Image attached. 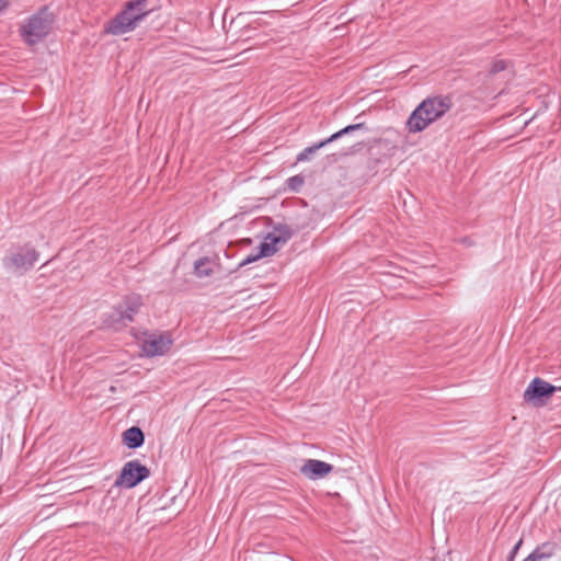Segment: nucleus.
Instances as JSON below:
<instances>
[{
  "label": "nucleus",
  "instance_id": "nucleus-1",
  "mask_svg": "<svg viewBox=\"0 0 561 561\" xmlns=\"http://www.w3.org/2000/svg\"><path fill=\"white\" fill-rule=\"evenodd\" d=\"M453 107L449 95H434L423 100L410 114L405 126L410 133L416 134L443 117Z\"/></svg>",
  "mask_w": 561,
  "mask_h": 561
},
{
  "label": "nucleus",
  "instance_id": "nucleus-2",
  "mask_svg": "<svg viewBox=\"0 0 561 561\" xmlns=\"http://www.w3.org/2000/svg\"><path fill=\"white\" fill-rule=\"evenodd\" d=\"M54 18L47 8H43L36 14L27 19L21 26V35L25 43L34 45L49 34Z\"/></svg>",
  "mask_w": 561,
  "mask_h": 561
},
{
  "label": "nucleus",
  "instance_id": "nucleus-3",
  "mask_svg": "<svg viewBox=\"0 0 561 561\" xmlns=\"http://www.w3.org/2000/svg\"><path fill=\"white\" fill-rule=\"evenodd\" d=\"M142 306V298L139 295L127 296L124 301L112 311L105 320L107 327L119 330L134 321V317L138 313Z\"/></svg>",
  "mask_w": 561,
  "mask_h": 561
},
{
  "label": "nucleus",
  "instance_id": "nucleus-4",
  "mask_svg": "<svg viewBox=\"0 0 561 561\" xmlns=\"http://www.w3.org/2000/svg\"><path fill=\"white\" fill-rule=\"evenodd\" d=\"M293 234L291 229L282 225L274 229L273 232L268 233L266 241L261 243L260 252L256 255H249L244 260H242L239 264V267L245 266L263 256H270L277 251L278 244L286 243Z\"/></svg>",
  "mask_w": 561,
  "mask_h": 561
},
{
  "label": "nucleus",
  "instance_id": "nucleus-5",
  "mask_svg": "<svg viewBox=\"0 0 561 561\" xmlns=\"http://www.w3.org/2000/svg\"><path fill=\"white\" fill-rule=\"evenodd\" d=\"M39 253L31 245L26 244L13 250L4 257V266L14 272H25L38 261Z\"/></svg>",
  "mask_w": 561,
  "mask_h": 561
},
{
  "label": "nucleus",
  "instance_id": "nucleus-6",
  "mask_svg": "<svg viewBox=\"0 0 561 561\" xmlns=\"http://www.w3.org/2000/svg\"><path fill=\"white\" fill-rule=\"evenodd\" d=\"M150 476L149 469L138 460L126 462L114 485L118 488L131 489Z\"/></svg>",
  "mask_w": 561,
  "mask_h": 561
},
{
  "label": "nucleus",
  "instance_id": "nucleus-7",
  "mask_svg": "<svg viewBox=\"0 0 561 561\" xmlns=\"http://www.w3.org/2000/svg\"><path fill=\"white\" fill-rule=\"evenodd\" d=\"M558 389L559 388L550 385L546 380L536 377L526 388L523 398L526 403L533 404L534 407H542L545 404L543 399L552 396Z\"/></svg>",
  "mask_w": 561,
  "mask_h": 561
},
{
  "label": "nucleus",
  "instance_id": "nucleus-8",
  "mask_svg": "<svg viewBox=\"0 0 561 561\" xmlns=\"http://www.w3.org/2000/svg\"><path fill=\"white\" fill-rule=\"evenodd\" d=\"M138 23L137 16H133V14L124 7L122 12L104 25V32L112 35H123L134 31Z\"/></svg>",
  "mask_w": 561,
  "mask_h": 561
},
{
  "label": "nucleus",
  "instance_id": "nucleus-9",
  "mask_svg": "<svg viewBox=\"0 0 561 561\" xmlns=\"http://www.w3.org/2000/svg\"><path fill=\"white\" fill-rule=\"evenodd\" d=\"M365 128V125L363 123H358V124H353V125H348L346 127H344L343 129L334 133L333 135H331L329 138L318 142V144H314L310 147H307L305 148L298 156H297V161L300 162V161H307L310 159V156L316 153L319 149L325 147L328 144L341 138L342 136L344 135H348L355 130H359V129H364Z\"/></svg>",
  "mask_w": 561,
  "mask_h": 561
},
{
  "label": "nucleus",
  "instance_id": "nucleus-10",
  "mask_svg": "<svg viewBox=\"0 0 561 561\" xmlns=\"http://www.w3.org/2000/svg\"><path fill=\"white\" fill-rule=\"evenodd\" d=\"M172 340L167 334H150L142 343V351L147 356L163 355L171 347Z\"/></svg>",
  "mask_w": 561,
  "mask_h": 561
},
{
  "label": "nucleus",
  "instance_id": "nucleus-11",
  "mask_svg": "<svg viewBox=\"0 0 561 561\" xmlns=\"http://www.w3.org/2000/svg\"><path fill=\"white\" fill-rule=\"evenodd\" d=\"M332 470V465L318 459H308L300 468V472L310 480L322 479Z\"/></svg>",
  "mask_w": 561,
  "mask_h": 561
},
{
  "label": "nucleus",
  "instance_id": "nucleus-12",
  "mask_svg": "<svg viewBox=\"0 0 561 561\" xmlns=\"http://www.w3.org/2000/svg\"><path fill=\"white\" fill-rule=\"evenodd\" d=\"M144 442V433L137 426H131L123 433V443L130 449L140 447Z\"/></svg>",
  "mask_w": 561,
  "mask_h": 561
},
{
  "label": "nucleus",
  "instance_id": "nucleus-13",
  "mask_svg": "<svg viewBox=\"0 0 561 561\" xmlns=\"http://www.w3.org/2000/svg\"><path fill=\"white\" fill-rule=\"evenodd\" d=\"M557 546L553 542H543L538 546L527 558L523 561H543L551 558L556 552Z\"/></svg>",
  "mask_w": 561,
  "mask_h": 561
},
{
  "label": "nucleus",
  "instance_id": "nucleus-14",
  "mask_svg": "<svg viewBox=\"0 0 561 561\" xmlns=\"http://www.w3.org/2000/svg\"><path fill=\"white\" fill-rule=\"evenodd\" d=\"M148 0H129L126 2L125 8L133 14V16H137V21H142L149 13L147 9Z\"/></svg>",
  "mask_w": 561,
  "mask_h": 561
},
{
  "label": "nucleus",
  "instance_id": "nucleus-15",
  "mask_svg": "<svg viewBox=\"0 0 561 561\" xmlns=\"http://www.w3.org/2000/svg\"><path fill=\"white\" fill-rule=\"evenodd\" d=\"M194 271L197 277H207L213 274V263L208 257H201L194 263Z\"/></svg>",
  "mask_w": 561,
  "mask_h": 561
},
{
  "label": "nucleus",
  "instance_id": "nucleus-16",
  "mask_svg": "<svg viewBox=\"0 0 561 561\" xmlns=\"http://www.w3.org/2000/svg\"><path fill=\"white\" fill-rule=\"evenodd\" d=\"M287 184L291 191H298L304 184V180L301 176L295 175L287 180Z\"/></svg>",
  "mask_w": 561,
  "mask_h": 561
},
{
  "label": "nucleus",
  "instance_id": "nucleus-17",
  "mask_svg": "<svg viewBox=\"0 0 561 561\" xmlns=\"http://www.w3.org/2000/svg\"><path fill=\"white\" fill-rule=\"evenodd\" d=\"M505 68H506L505 60H502V59L494 60L492 62V66H491V69H490V73L491 75H495V73H497L500 71H503Z\"/></svg>",
  "mask_w": 561,
  "mask_h": 561
},
{
  "label": "nucleus",
  "instance_id": "nucleus-18",
  "mask_svg": "<svg viewBox=\"0 0 561 561\" xmlns=\"http://www.w3.org/2000/svg\"><path fill=\"white\" fill-rule=\"evenodd\" d=\"M523 543V540H518V542L514 546V548L512 549L511 553H510V557L507 559V561H513L514 558H515V554L517 553L518 549L520 548Z\"/></svg>",
  "mask_w": 561,
  "mask_h": 561
},
{
  "label": "nucleus",
  "instance_id": "nucleus-19",
  "mask_svg": "<svg viewBox=\"0 0 561 561\" xmlns=\"http://www.w3.org/2000/svg\"><path fill=\"white\" fill-rule=\"evenodd\" d=\"M8 5L7 0H0V12Z\"/></svg>",
  "mask_w": 561,
  "mask_h": 561
},
{
  "label": "nucleus",
  "instance_id": "nucleus-20",
  "mask_svg": "<svg viewBox=\"0 0 561 561\" xmlns=\"http://www.w3.org/2000/svg\"><path fill=\"white\" fill-rule=\"evenodd\" d=\"M559 390H561V387L559 388Z\"/></svg>",
  "mask_w": 561,
  "mask_h": 561
}]
</instances>
